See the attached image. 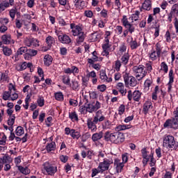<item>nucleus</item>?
<instances>
[{"mask_svg":"<svg viewBox=\"0 0 178 178\" xmlns=\"http://www.w3.org/2000/svg\"><path fill=\"white\" fill-rule=\"evenodd\" d=\"M17 13V8H12L9 10V16L11 17L12 20H15L16 17V14Z\"/></svg>","mask_w":178,"mask_h":178,"instance_id":"a19ab883","label":"nucleus"},{"mask_svg":"<svg viewBox=\"0 0 178 178\" xmlns=\"http://www.w3.org/2000/svg\"><path fill=\"white\" fill-rule=\"evenodd\" d=\"M2 51L3 55H5V56H10L13 52L12 49L9 48L8 46L3 47L2 49Z\"/></svg>","mask_w":178,"mask_h":178,"instance_id":"e433bc0d","label":"nucleus"},{"mask_svg":"<svg viewBox=\"0 0 178 178\" xmlns=\"http://www.w3.org/2000/svg\"><path fill=\"white\" fill-rule=\"evenodd\" d=\"M37 104H38V106H40V108H42V106H44V97L39 95L38 97Z\"/></svg>","mask_w":178,"mask_h":178,"instance_id":"a18cd8bd","label":"nucleus"},{"mask_svg":"<svg viewBox=\"0 0 178 178\" xmlns=\"http://www.w3.org/2000/svg\"><path fill=\"white\" fill-rule=\"evenodd\" d=\"M93 119L97 122L101 123L104 122L106 119L105 115H104V111L102 110H98L95 113V115L93 117Z\"/></svg>","mask_w":178,"mask_h":178,"instance_id":"4468645a","label":"nucleus"},{"mask_svg":"<svg viewBox=\"0 0 178 178\" xmlns=\"http://www.w3.org/2000/svg\"><path fill=\"white\" fill-rule=\"evenodd\" d=\"M158 54L155 51V50H154L149 55V58L152 60H156V59L158 58Z\"/></svg>","mask_w":178,"mask_h":178,"instance_id":"680f3d73","label":"nucleus"},{"mask_svg":"<svg viewBox=\"0 0 178 178\" xmlns=\"http://www.w3.org/2000/svg\"><path fill=\"white\" fill-rule=\"evenodd\" d=\"M28 52L27 47H21L17 51V56H19V55H23V54H26Z\"/></svg>","mask_w":178,"mask_h":178,"instance_id":"ea45409f","label":"nucleus"},{"mask_svg":"<svg viewBox=\"0 0 178 178\" xmlns=\"http://www.w3.org/2000/svg\"><path fill=\"white\" fill-rule=\"evenodd\" d=\"M149 156V158H151L149 165L151 167L155 166V165H156V160L155 159V158H154V153H151V154Z\"/></svg>","mask_w":178,"mask_h":178,"instance_id":"6e6d98bb","label":"nucleus"},{"mask_svg":"<svg viewBox=\"0 0 178 178\" xmlns=\"http://www.w3.org/2000/svg\"><path fill=\"white\" fill-rule=\"evenodd\" d=\"M69 118L72 120V122H79V115L76 111L70 112Z\"/></svg>","mask_w":178,"mask_h":178,"instance_id":"c756f323","label":"nucleus"},{"mask_svg":"<svg viewBox=\"0 0 178 178\" xmlns=\"http://www.w3.org/2000/svg\"><path fill=\"white\" fill-rule=\"evenodd\" d=\"M104 140L110 141L113 144H122V143H124V134L119 131L111 132L108 131L104 134Z\"/></svg>","mask_w":178,"mask_h":178,"instance_id":"f257e3e1","label":"nucleus"},{"mask_svg":"<svg viewBox=\"0 0 178 178\" xmlns=\"http://www.w3.org/2000/svg\"><path fill=\"white\" fill-rule=\"evenodd\" d=\"M122 23L124 27H127L128 24H130V22H129V19H127V16L124 15L122 17Z\"/></svg>","mask_w":178,"mask_h":178,"instance_id":"13d9d810","label":"nucleus"},{"mask_svg":"<svg viewBox=\"0 0 178 178\" xmlns=\"http://www.w3.org/2000/svg\"><path fill=\"white\" fill-rule=\"evenodd\" d=\"M161 90H159V86H156L154 88V91L152 92V99H154V101H156V99H158V95L159 94V92H161Z\"/></svg>","mask_w":178,"mask_h":178,"instance_id":"473e14b6","label":"nucleus"},{"mask_svg":"<svg viewBox=\"0 0 178 178\" xmlns=\"http://www.w3.org/2000/svg\"><path fill=\"white\" fill-rule=\"evenodd\" d=\"M98 109H101V103L98 101L88 104L86 106V112H88L89 113H94V112H97Z\"/></svg>","mask_w":178,"mask_h":178,"instance_id":"1a4fd4ad","label":"nucleus"},{"mask_svg":"<svg viewBox=\"0 0 178 178\" xmlns=\"http://www.w3.org/2000/svg\"><path fill=\"white\" fill-rule=\"evenodd\" d=\"M31 15L30 14H24L22 15V23H24V26H29L30 23H31Z\"/></svg>","mask_w":178,"mask_h":178,"instance_id":"5701e85b","label":"nucleus"},{"mask_svg":"<svg viewBox=\"0 0 178 178\" xmlns=\"http://www.w3.org/2000/svg\"><path fill=\"white\" fill-rule=\"evenodd\" d=\"M168 77H169V81L167 84L168 86V92H170L172 91V86L173 83L175 82V75L173 74V70H170L169 74H168Z\"/></svg>","mask_w":178,"mask_h":178,"instance_id":"dca6fc26","label":"nucleus"},{"mask_svg":"<svg viewBox=\"0 0 178 178\" xmlns=\"http://www.w3.org/2000/svg\"><path fill=\"white\" fill-rule=\"evenodd\" d=\"M140 19V11L136 10L135 13L132 14L131 17H129V20H131V23H134V22H137Z\"/></svg>","mask_w":178,"mask_h":178,"instance_id":"cd10ccee","label":"nucleus"},{"mask_svg":"<svg viewBox=\"0 0 178 178\" xmlns=\"http://www.w3.org/2000/svg\"><path fill=\"white\" fill-rule=\"evenodd\" d=\"M129 45L131 49L134 50V49H137V48H138L140 45H141V43H140V42H137L136 39L134 40L133 37H131V40L129 42Z\"/></svg>","mask_w":178,"mask_h":178,"instance_id":"6ab92c4d","label":"nucleus"},{"mask_svg":"<svg viewBox=\"0 0 178 178\" xmlns=\"http://www.w3.org/2000/svg\"><path fill=\"white\" fill-rule=\"evenodd\" d=\"M54 97L56 101H63V93L62 92H56Z\"/></svg>","mask_w":178,"mask_h":178,"instance_id":"8fccbe9b","label":"nucleus"},{"mask_svg":"<svg viewBox=\"0 0 178 178\" xmlns=\"http://www.w3.org/2000/svg\"><path fill=\"white\" fill-rule=\"evenodd\" d=\"M116 88L122 96L127 94V90L124 88V84L123 83L119 82L118 83H117Z\"/></svg>","mask_w":178,"mask_h":178,"instance_id":"aec40b11","label":"nucleus"},{"mask_svg":"<svg viewBox=\"0 0 178 178\" xmlns=\"http://www.w3.org/2000/svg\"><path fill=\"white\" fill-rule=\"evenodd\" d=\"M45 149L47 152H52V151H55V149H56V143H55V142L47 143L45 147Z\"/></svg>","mask_w":178,"mask_h":178,"instance_id":"a878e982","label":"nucleus"},{"mask_svg":"<svg viewBox=\"0 0 178 178\" xmlns=\"http://www.w3.org/2000/svg\"><path fill=\"white\" fill-rule=\"evenodd\" d=\"M1 41L5 45H9L12 42V36L10 34H5L1 36Z\"/></svg>","mask_w":178,"mask_h":178,"instance_id":"4be33fe9","label":"nucleus"},{"mask_svg":"<svg viewBox=\"0 0 178 178\" xmlns=\"http://www.w3.org/2000/svg\"><path fill=\"white\" fill-rule=\"evenodd\" d=\"M8 161V157L6 156L0 157V172L3 169V165L6 163Z\"/></svg>","mask_w":178,"mask_h":178,"instance_id":"79ce46f5","label":"nucleus"},{"mask_svg":"<svg viewBox=\"0 0 178 178\" xmlns=\"http://www.w3.org/2000/svg\"><path fill=\"white\" fill-rule=\"evenodd\" d=\"M15 69L18 72H22L23 70H26L27 69V63L26 62H23L17 64L15 67Z\"/></svg>","mask_w":178,"mask_h":178,"instance_id":"c85d7f7f","label":"nucleus"},{"mask_svg":"<svg viewBox=\"0 0 178 178\" xmlns=\"http://www.w3.org/2000/svg\"><path fill=\"white\" fill-rule=\"evenodd\" d=\"M56 34L58 36V41L61 42V44H70L72 42V39L69 35L66 34L60 35L59 31H56Z\"/></svg>","mask_w":178,"mask_h":178,"instance_id":"9b49d317","label":"nucleus"},{"mask_svg":"<svg viewBox=\"0 0 178 178\" xmlns=\"http://www.w3.org/2000/svg\"><path fill=\"white\" fill-rule=\"evenodd\" d=\"M171 14L177 15L178 16V4L175 3L172 5L170 12Z\"/></svg>","mask_w":178,"mask_h":178,"instance_id":"49530a36","label":"nucleus"},{"mask_svg":"<svg viewBox=\"0 0 178 178\" xmlns=\"http://www.w3.org/2000/svg\"><path fill=\"white\" fill-rule=\"evenodd\" d=\"M127 86H129L130 87H136L137 86V80L134 76H130L128 83H125Z\"/></svg>","mask_w":178,"mask_h":178,"instance_id":"72a5a7b5","label":"nucleus"},{"mask_svg":"<svg viewBox=\"0 0 178 178\" xmlns=\"http://www.w3.org/2000/svg\"><path fill=\"white\" fill-rule=\"evenodd\" d=\"M44 170L47 172V175L54 176L56 172H58V168L55 165H52L49 162H45L43 165Z\"/></svg>","mask_w":178,"mask_h":178,"instance_id":"9d476101","label":"nucleus"},{"mask_svg":"<svg viewBox=\"0 0 178 178\" xmlns=\"http://www.w3.org/2000/svg\"><path fill=\"white\" fill-rule=\"evenodd\" d=\"M52 63V56L50 55L47 54L45 55L44 57V64L45 66H51Z\"/></svg>","mask_w":178,"mask_h":178,"instance_id":"7c9ffc66","label":"nucleus"},{"mask_svg":"<svg viewBox=\"0 0 178 178\" xmlns=\"http://www.w3.org/2000/svg\"><path fill=\"white\" fill-rule=\"evenodd\" d=\"M97 124L98 122L93 118H88L87 120L88 129L92 131V133H95L97 131Z\"/></svg>","mask_w":178,"mask_h":178,"instance_id":"f8f14e48","label":"nucleus"},{"mask_svg":"<svg viewBox=\"0 0 178 178\" xmlns=\"http://www.w3.org/2000/svg\"><path fill=\"white\" fill-rule=\"evenodd\" d=\"M84 16L91 18L94 16V13L90 10H86L84 11Z\"/></svg>","mask_w":178,"mask_h":178,"instance_id":"774afa93","label":"nucleus"},{"mask_svg":"<svg viewBox=\"0 0 178 178\" xmlns=\"http://www.w3.org/2000/svg\"><path fill=\"white\" fill-rule=\"evenodd\" d=\"M74 6L77 9H83V6H84V1L74 0Z\"/></svg>","mask_w":178,"mask_h":178,"instance_id":"58836bf2","label":"nucleus"},{"mask_svg":"<svg viewBox=\"0 0 178 178\" xmlns=\"http://www.w3.org/2000/svg\"><path fill=\"white\" fill-rule=\"evenodd\" d=\"M18 170L20 172V173H22V175H25L26 176L27 175H30L31 172V170L29 169V167H23L22 165H18Z\"/></svg>","mask_w":178,"mask_h":178,"instance_id":"bb28decb","label":"nucleus"},{"mask_svg":"<svg viewBox=\"0 0 178 178\" xmlns=\"http://www.w3.org/2000/svg\"><path fill=\"white\" fill-rule=\"evenodd\" d=\"M127 29V31L130 33V34H133L134 33L136 28L133 26L132 24H129L127 26H124Z\"/></svg>","mask_w":178,"mask_h":178,"instance_id":"3c124183","label":"nucleus"},{"mask_svg":"<svg viewBox=\"0 0 178 178\" xmlns=\"http://www.w3.org/2000/svg\"><path fill=\"white\" fill-rule=\"evenodd\" d=\"M65 73H66L67 74H72V73L73 74H79V68L76 66H72L71 67H68V68H66L65 70H64Z\"/></svg>","mask_w":178,"mask_h":178,"instance_id":"412c9836","label":"nucleus"},{"mask_svg":"<svg viewBox=\"0 0 178 178\" xmlns=\"http://www.w3.org/2000/svg\"><path fill=\"white\" fill-rule=\"evenodd\" d=\"M134 73L136 74V77L138 81L143 80L145 76H147V71H145V67L143 65L134 66L132 68Z\"/></svg>","mask_w":178,"mask_h":178,"instance_id":"20e7f679","label":"nucleus"},{"mask_svg":"<svg viewBox=\"0 0 178 178\" xmlns=\"http://www.w3.org/2000/svg\"><path fill=\"white\" fill-rule=\"evenodd\" d=\"M16 119V117L15 115H11L10 118L8 120V126H13L15 124V120Z\"/></svg>","mask_w":178,"mask_h":178,"instance_id":"e2e57ef3","label":"nucleus"},{"mask_svg":"<svg viewBox=\"0 0 178 178\" xmlns=\"http://www.w3.org/2000/svg\"><path fill=\"white\" fill-rule=\"evenodd\" d=\"M86 73V76L88 77V79H93L94 77H97V73L95 71L90 72L88 70H87Z\"/></svg>","mask_w":178,"mask_h":178,"instance_id":"603ef678","label":"nucleus"},{"mask_svg":"<svg viewBox=\"0 0 178 178\" xmlns=\"http://www.w3.org/2000/svg\"><path fill=\"white\" fill-rule=\"evenodd\" d=\"M175 145H176V140L173 136L166 135L163 137V147L167 149H172V148H175Z\"/></svg>","mask_w":178,"mask_h":178,"instance_id":"39448f33","label":"nucleus"},{"mask_svg":"<svg viewBox=\"0 0 178 178\" xmlns=\"http://www.w3.org/2000/svg\"><path fill=\"white\" fill-rule=\"evenodd\" d=\"M98 173H101V170H99V167H97V168H93L92 170L91 177H95V176H97V175H98Z\"/></svg>","mask_w":178,"mask_h":178,"instance_id":"69168bd1","label":"nucleus"},{"mask_svg":"<svg viewBox=\"0 0 178 178\" xmlns=\"http://www.w3.org/2000/svg\"><path fill=\"white\" fill-rule=\"evenodd\" d=\"M63 83L64 84H66V86L70 85V77L69 76H63Z\"/></svg>","mask_w":178,"mask_h":178,"instance_id":"bf43d9fd","label":"nucleus"},{"mask_svg":"<svg viewBox=\"0 0 178 178\" xmlns=\"http://www.w3.org/2000/svg\"><path fill=\"white\" fill-rule=\"evenodd\" d=\"M89 38L92 42H95L101 40V35L98 32H95L90 35Z\"/></svg>","mask_w":178,"mask_h":178,"instance_id":"b1692460","label":"nucleus"},{"mask_svg":"<svg viewBox=\"0 0 178 178\" xmlns=\"http://www.w3.org/2000/svg\"><path fill=\"white\" fill-rule=\"evenodd\" d=\"M112 163H113V159H112V158L104 159V161L100 162L98 165L101 173H104L106 170H108Z\"/></svg>","mask_w":178,"mask_h":178,"instance_id":"423d86ee","label":"nucleus"},{"mask_svg":"<svg viewBox=\"0 0 178 178\" xmlns=\"http://www.w3.org/2000/svg\"><path fill=\"white\" fill-rule=\"evenodd\" d=\"M144 86H145V90H146V91L149 90V88L151 87V86H152V79H146L145 83H144Z\"/></svg>","mask_w":178,"mask_h":178,"instance_id":"37998d69","label":"nucleus"},{"mask_svg":"<svg viewBox=\"0 0 178 178\" xmlns=\"http://www.w3.org/2000/svg\"><path fill=\"white\" fill-rule=\"evenodd\" d=\"M173 115L174 118L167 120L163 124L165 129H175V130L178 129V106L174 111Z\"/></svg>","mask_w":178,"mask_h":178,"instance_id":"7ed1b4c3","label":"nucleus"},{"mask_svg":"<svg viewBox=\"0 0 178 178\" xmlns=\"http://www.w3.org/2000/svg\"><path fill=\"white\" fill-rule=\"evenodd\" d=\"M143 93L140 92V90H135L134 92L131 90L128 91L127 98L129 101H131L134 99L135 102H140V99H141V95Z\"/></svg>","mask_w":178,"mask_h":178,"instance_id":"6e6552de","label":"nucleus"},{"mask_svg":"<svg viewBox=\"0 0 178 178\" xmlns=\"http://www.w3.org/2000/svg\"><path fill=\"white\" fill-rule=\"evenodd\" d=\"M158 56H161V52H162V46L161 43L158 42L156 44V51Z\"/></svg>","mask_w":178,"mask_h":178,"instance_id":"5fc2aeb1","label":"nucleus"},{"mask_svg":"<svg viewBox=\"0 0 178 178\" xmlns=\"http://www.w3.org/2000/svg\"><path fill=\"white\" fill-rule=\"evenodd\" d=\"M131 124H120L117 126L116 129L118 131H123L124 130H129V129H131Z\"/></svg>","mask_w":178,"mask_h":178,"instance_id":"2f4dec72","label":"nucleus"},{"mask_svg":"<svg viewBox=\"0 0 178 178\" xmlns=\"http://www.w3.org/2000/svg\"><path fill=\"white\" fill-rule=\"evenodd\" d=\"M103 137V134L102 131L99 133H95L92 136V140L95 143L96 141H98L99 140H101Z\"/></svg>","mask_w":178,"mask_h":178,"instance_id":"c9c22d12","label":"nucleus"},{"mask_svg":"<svg viewBox=\"0 0 178 178\" xmlns=\"http://www.w3.org/2000/svg\"><path fill=\"white\" fill-rule=\"evenodd\" d=\"M64 131L66 136H70L73 140H79V138L81 137V134H80V131H76L74 129L65 127Z\"/></svg>","mask_w":178,"mask_h":178,"instance_id":"0eeeda50","label":"nucleus"},{"mask_svg":"<svg viewBox=\"0 0 178 178\" xmlns=\"http://www.w3.org/2000/svg\"><path fill=\"white\" fill-rule=\"evenodd\" d=\"M70 29L74 37H78L76 38V44L81 45L82 42H84L86 38V34H84V31H83V27L80 25H76V24L72 23L70 24Z\"/></svg>","mask_w":178,"mask_h":178,"instance_id":"f03ea898","label":"nucleus"},{"mask_svg":"<svg viewBox=\"0 0 178 178\" xmlns=\"http://www.w3.org/2000/svg\"><path fill=\"white\" fill-rule=\"evenodd\" d=\"M161 66V70H162L164 73H168L169 72V67L168 66V64H166L165 62H162L160 65Z\"/></svg>","mask_w":178,"mask_h":178,"instance_id":"c03bdc74","label":"nucleus"},{"mask_svg":"<svg viewBox=\"0 0 178 178\" xmlns=\"http://www.w3.org/2000/svg\"><path fill=\"white\" fill-rule=\"evenodd\" d=\"M142 158L143 159V164L144 166H147V163L149 161V156H148V152L147 151L146 148H143L141 149Z\"/></svg>","mask_w":178,"mask_h":178,"instance_id":"f3484780","label":"nucleus"},{"mask_svg":"<svg viewBox=\"0 0 178 178\" xmlns=\"http://www.w3.org/2000/svg\"><path fill=\"white\" fill-rule=\"evenodd\" d=\"M102 126L104 130H108L111 129V127L112 126V122H111V121H109L108 120H106L103 122Z\"/></svg>","mask_w":178,"mask_h":178,"instance_id":"4c0bfd02","label":"nucleus"},{"mask_svg":"<svg viewBox=\"0 0 178 178\" xmlns=\"http://www.w3.org/2000/svg\"><path fill=\"white\" fill-rule=\"evenodd\" d=\"M142 9L143 10H147L149 12L152 9V0H145L142 3Z\"/></svg>","mask_w":178,"mask_h":178,"instance_id":"a211bd4d","label":"nucleus"},{"mask_svg":"<svg viewBox=\"0 0 178 178\" xmlns=\"http://www.w3.org/2000/svg\"><path fill=\"white\" fill-rule=\"evenodd\" d=\"M125 111L126 106H124V104H121L118 108V115H120V116H122V115L124 113Z\"/></svg>","mask_w":178,"mask_h":178,"instance_id":"052dcab7","label":"nucleus"},{"mask_svg":"<svg viewBox=\"0 0 178 178\" xmlns=\"http://www.w3.org/2000/svg\"><path fill=\"white\" fill-rule=\"evenodd\" d=\"M151 108H152V102H151V101L145 102V104H143V113L145 115H147V113H148V111H149V109H151Z\"/></svg>","mask_w":178,"mask_h":178,"instance_id":"393cba45","label":"nucleus"},{"mask_svg":"<svg viewBox=\"0 0 178 178\" xmlns=\"http://www.w3.org/2000/svg\"><path fill=\"white\" fill-rule=\"evenodd\" d=\"M114 166H115V170L117 173H122L123 168H124V163L119 159H115L114 161Z\"/></svg>","mask_w":178,"mask_h":178,"instance_id":"2eb2a0df","label":"nucleus"},{"mask_svg":"<svg viewBox=\"0 0 178 178\" xmlns=\"http://www.w3.org/2000/svg\"><path fill=\"white\" fill-rule=\"evenodd\" d=\"M129 59H130V55L129 54V53H127L122 56L121 63H122V65H127V63H129Z\"/></svg>","mask_w":178,"mask_h":178,"instance_id":"f704fd0d","label":"nucleus"},{"mask_svg":"<svg viewBox=\"0 0 178 178\" xmlns=\"http://www.w3.org/2000/svg\"><path fill=\"white\" fill-rule=\"evenodd\" d=\"M16 136H20L24 134V129L22 127H17L15 130Z\"/></svg>","mask_w":178,"mask_h":178,"instance_id":"de8ad7c7","label":"nucleus"},{"mask_svg":"<svg viewBox=\"0 0 178 178\" xmlns=\"http://www.w3.org/2000/svg\"><path fill=\"white\" fill-rule=\"evenodd\" d=\"M103 51L102 52V55L103 56H106V58H109V52H111V49H108L106 47H102Z\"/></svg>","mask_w":178,"mask_h":178,"instance_id":"864d4df0","label":"nucleus"},{"mask_svg":"<svg viewBox=\"0 0 178 178\" xmlns=\"http://www.w3.org/2000/svg\"><path fill=\"white\" fill-rule=\"evenodd\" d=\"M115 33L118 35H120L122 33H123V27L122 26H116L115 29Z\"/></svg>","mask_w":178,"mask_h":178,"instance_id":"0e129e2a","label":"nucleus"},{"mask_svg":"<svg viewBox=\"0 0 178 178\" xmlns=\"http://www.w3.org/2000/svg\"><path fill=\"white\" fill-rule=\"evenodd\" d=\"M31 45H33V47H38L40 45V41H38L37 38H32Z\"/></svg>","mask_w":178,"mask_h":178,"instance_id":"338daca9","label":"nucleus"},{"mask_svg":"<svg viewBox=\"0 0 178 178\" xmlns=\"http://www.w3.org/2000/svg\"><path fill=\"white\" fill-rule=\"evenodd\" d=\"M10 94H12L9 91H6L3 93V99L4 101H9L10 99Z\"/></svg>","mask_w":178,"mask_h":178,"instance_id":"4d7b16f0","label":"nucleus"},{"mask_svg":"<svg viewBox=\"0 0 178 178\" xmlns=\"http://www.w3.org/2000/svg\"><path fill=\"white\" fill-rule=\"evenodd\" d=\"M99 79L102 83H112V77H108L105 70H101L99 71Z\"/></svg>","mask_w":178,"mask_h":178,"instance_id":"ddd939ff","label":"nucleus"},{"mask_svg":"<svg viewBox=\"0 0 178 178\" xmlns=\"http://www.w3.org/2000/svg\"><path fill=\"white\" fill-rule=\"evenodd\" d=\"M46 42L48 45V47H51V45H52V44H54L55 42V38H54V37L49 35L47 38H46Z\"/></svg>","mask_w":178,"mask_h":178,"instance_id":"09e8293b","label":"nucleus"}]
</instances>
